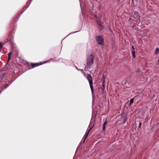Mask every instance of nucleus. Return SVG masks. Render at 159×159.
<instances>
[{
  "instance_id": "nucleus-23",
  "label": "nucleus",
  "mask_w": 159,
  "mask_h": 159,
  "mask_svg": "<svg viewBox=\"0 0 159 159\" xmlns=\"http://www.w3.org/2000/svg\"><path fill=\"white\" fill-rule=\"evenodd\" d=\"M154 97H153L152 98V99H153V98H154Z\"/></svg>"
},
{
  "instance_id": "nucleus-15",
  "label": "nucleus",
  "mask_w": 159,
  "mask_h": 159,
  "mask_svg": "<svg viewBox=\"0 0 159 159\" xmlns=\"http://www.w3.org/2000/svg\"><path fill=\"white\" fill-rule=\"evenodd\" d=\"M12 55V52H9L8 54V57H11Z\"/></svg>"
},
{
  "instance_id": "nucleus-13",
  "label": "nucleus",
  "mask_w": 159,
  "mask_h": 159,
  "mask_svg": "<svg viewBox=\"0 0 159 159\" xmlns=\"http://www.w3.org/2000/svg\"><path fill=\"white\" fill-rule=\"evenodd\" d=\"M5 44V43L0 42V49H1L2 48L3 45Z\"/></svg>"
},
{
  "instance_id": "nucleus-6",
  "label": "nucleus",
  "mask_w": 159,
  "mask_h": 159,
  "mask_svg": "<svg viewBox=\"0 0 159 159\" xmlns=\"http://www.w3.org/2000/svg\"><path fill=\"white\" fill-rule=\"evenodd\" d=\"M107 125V122L106 121H105L103 125V127H102V130H104L105 129V126L106 125Z\"/></svg>"
},
{
  "instance_id": "nucleus-8",
  "label": "nucleus",
  "mask_w": 159,
  "mask_h": 159,
  "mask_svg": "<svg viewBox=\"0 0 159 159\" xmlns=\"http://www.w3.org/2000/svg\"><path fill=\"white\" fill-rule=\"evenodd\" d=\"M40 65L38 63H35V64H31V66H32V68H34V67H35L37 66H38Z\"/></svg>"
},
{
  "instance_id": "nucleus-3",
  "label": "nucleus",
  "mask_w": 159,
  "mask_h": 159,
  "mask_svg": "<svg viewBox=\"0 0 159 159\" xmlns=\"http://www.w3.org/2000/svg\"><path fill=\"white\" fill-rule=\"evenodd\" d=\"M86 78H87V80H88V81L89 82L90 87V89H91V91L92 92L93 91V87L92 78L90 75H87Z\"/></svg>"
},
{
  "instance_id": "nucleus-16",
  "label": "nucleus",
  "mask_w": 159,
  "mask_h": 159,
  "mask_svg": "<svg viewBox=\"0 0 159 159\" xmlns=\"http://www.w3.org/2000/svg\"><path fill=\"white\" fill-rule=\"evenodd\" d=\"M132 50H134V47L133 45H132L131 47Z\"/></svg>"
},
{
  "instance_id": "nucleus-11",
  "label": "nucleus",
  "mask_w": 159,
  "mask_h": 159,
  "mask_svg": "<svg viewBox=\"0 0 159 159\" xmlns=\"http://www.w3.org/2000/svg\"><path fill=\"white\" fill-rule=\"evenodd\" d=\"M159 53V48H157L156 49L155 51V54L156 55H157Z\"/></svg>"
},
{
  "instance_id": "nucleus-12",
  "label": "nucleus",
  "mask_w": 159,
  "mask_h": 159,
  "mask_svg": "<svg viewBox=\"0 0 159 159\" xmlns=\"http://www.w3.org/2000/svg\"><path fill=\"white\" fill-rule=\"evenodd\" d=\"M131 52L133 58H135V55L134 50H131Z\"/></svg>"
},
{
  "instance_id": "nucleus-21",
  "label": "nucleus",
  "mask_w": 159,
  "mask_h": 159,
  "mask_svg": "<svg viewBox=\"0 0 159 159\" xmlns=\"http://www.w3.org/2000/svg\"><path fill=\"white\" fill-rule=\"evenodd\" d=\"M70 33V34H73V33Z\"/></svg>"
},
{
  "instance_id": "nucleus-17",
  "label": "nucleus",
  "mask_w": 159,
  "mask_h": 159,
  "mask_svg": "<svg viewBox=\"0 0 159 159\" xmlns=\"http://www.w3.org/2000/svg\"><path fill=\"white\" fill-rule=\"evenodd\" d=\"M11 58L10 57H8V59L7 60V61H9L11 59Z\"/></svg>"
},
{
  "instance_id": "nucleus-9",
  "label": "nucleus",
  "mask_w": 159,
  "mask_h": 159,
  "mask_svg": "<svg viewBox=\"0 0 159 159\" xmlns=\"http://www.w3.org/2000/svg\"><path fill=\"white\" fill-rule=\"evenodd\" d=\"M138 12H135L134 14V18L135 19L138 17Z\"/></svg>"
},
{
  "instance_id": "nucleus-20",
  "label": "nucleus",
  "mask_w": 159,
  "mask_h": 159,
  "mask_svg": "<svg viewBox=\"0 0 159 159\" xmlns=\"http://www.w3.org/2000/svg\"><path fill=\"white\" fill-rule=\"evenodd\" d=\"M76 69H77V70H79L76 67Z\"/></svg>"
},
{
  "instance_id": "nucleus-7",
  "label": "nucleus",
  "mask_w": 159,
  "mask_h": 159,
  "mask_svg": "<svg viewBox=\"0 0 159 159\" xmlns=\"http://www.w3.org/2000/svg\"><path fill=\"white\" fill-rule=\"evenodd\" d=\"M102 91H104L105 88V85L104 84V80L103 82L102 83Z\"/></svg>"
},
{
  "instance_id": "nucleus-4",
  "label": "nucleus",
  "mask_w": 159,
  "mask_h": 159,
  "mask_svg": "<svg viewBox=\"0 0 159 159\" xmlns=\"http://www.w3.org/2000/svg\"><path fill=\"white\" fill-rule=\"evenodd\" d=\"M96 40L97 43L98 44L102 45L103 43V39L101 36L96 37Z\"/></svg>"
},
{
  "instance_id": "nucleus-1",
  "label": "nucleus",
  "mask_w": 159,
  "mask_h": 159,
  "mask_svg": "<svg viewBox=\"0 0 159 159\" xmlns=\"http://www.w3.org/2000/svg\"><path fill=\"white\" fill-rule=\"evenodd\" d=\"M94 56L92 54L87 57L86 61V66H85V70H86L85 69L86 67L88 68H89L93 64L94 61Z\"/></svg>"
},
{
  "instance_id": "nucleus-10",
  "label": "nucleus",
  "mask_w": 159,
  "mask_h": 159,
  "mask_svg": "<svg viewBox=\"0 0 159 159\" xmlns=\"http://www.w3.org/2000/svg\"><path fill=\"white\" fill-rule=\"evenodd\" d=\"M91 129V128H90L89 130L87 132L86 135H85V138L84 139V142L85 141V140L86 139V137H87L88 135V134L89 132V131H90Z\"/></svg>"
},
{
  "instance_id": "nucleus-14",
  "label": "nucleus",
  "mask_w": 159,
  "mask_h": 159,
  "mask_svg": "<svg viewBox=\"0 0 159 159\" xmlns=\"http://www.w3.org/2000/svg\"><path fill=\"white\" fill-rule=\"evenodd\" d=\"M9 40H10V38L9 37H8L5 40L4 43H5Z\"/></svg>"
},
{
  "instance_id": "nucleus-19",
  "label": "nucleus",
  "mask_w": 159,
  "mask_h": 159,
  "mask_svg": "<svg viewBox=\"0 0 159 159\" xmlns=\"http://www.w3.org/2000/svg\"><path fill=\"white\" fill-rule=\"evenodd\" d=\"M7 86H8L7 85H7H6L4 86V89H5V88H7Z\"/></svg>"
},
{
  "instance_id": "nucleus-5",
  "label": "nucleus",
  "mask_w": 159,
  "mask_h": 159,
  "mask_svg": "<svg viewBox=\"0 0 159 159\" xmlns=\"http://www.w3.org/2000/svg\"><path fill=\"white\" fill-rule=\"evenodd\" d=\"M97 22L98 25L100 26L102 28V25L101 22V20H97Z\"/></svg>"
},
{
  "instance_id": "nucleus-18",
  "label": "nucleus",
  "mask_w": 159,
  "mask_h": 159,
  "mask_svg": "<svg viewBox=\"0 0 159 159\" xmlns=\"http://www.w3.org/2000/svg\"><path fill=\"white\" fill-rule=\"evenodd\" d=\"M133 102V99H131L130 101V102L131 103H132Z\"/></svg>"
},
{
  "instance_id": "nucleus-22",
  "label": "nucleus",
  "mask_w": 159,
  "mask_h": 159,
  "mask_svg": "<svg viewBox=\"0 0 159 159\" xmlns=\"http://www.w3.org/2000/svg\"><path fill=\"white\" fill-rule=\"evenodd\" d=\"M1 91H0V93H1Z\"/></svg>"
},
{
  "instance_id": "nucleus-2",
  "label": "nucleus",
  "mask_w": 159,
  "mask_h": 159,
  "mask_svg": "<svg viewBox=\"0 0 159 159\" xmlns=\"http://www.w3.org/2000/svg\"><path fill=\"white\" fill-rule=\"evenodd\" d=\"M124 111L125 110H121L122 111L121 112V121H122L121 122L122 124L125 123L127 119L126 116L127 115V112L125 111Z\"/></svg>"
}]
</instances>
